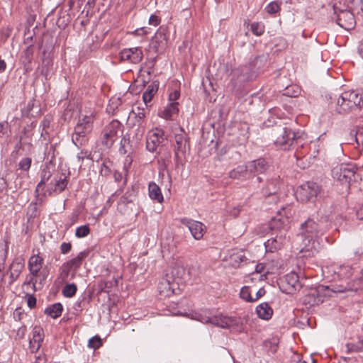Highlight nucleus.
I'll list each match as a JSON object with an SVG mask.
<instances>
[{
  "label": "nucleus",
  "mask_w": 363,
  "mask_h": 363,
  "mask_svg": "<svg viewBox=\"0 0 363 363\" xmlns=\"http://www.w3.org/2000/svg\"><path fill=\"white\" fill-rule=\"evenodd\" d=\"M147 108L148 107H146L145 108H140V107H137L136 110H133V113H135V116H136V118H138V123H142L143 124V119L145 118V116H146V113H147Z\"/></svg>",
  "instance_id": "39"
},
{
  "label": "nucleus",
  "mask_w": 363,
  "mask_h": 363,
  "mask_svg": "<svg viewBox=\"0 0 363 363\" xmlns=\"http://www.w3.org/2000/svg\"><path fill=\"white\" fill-rule=\"evenodd\" d=\"M160 18L157 15L152 14L150 16L149 24L157 26L160 23Z\"/></svg>",
  "instance_id": "45"
},
{
  "label": "nucleus",
  "mask_w": 363,
  "mask_h": 363,
  "mask_svg": "<svg viewBox=\"0 0 363 363\" xmlns=\"http://www.w3.org/2000/svg\"><path fill=\"white\" fill-rule=\"evenodd\" d=\"M44 339L43 329L38 325H35L32 332L29 341V348L32 352H36L39 350Z\"/></svg>",
  "instance_id": "15"
},
{
  "label": "nucleus",
  "mask_w": 363,
  "mask_h": 363,
  "mask_svg": "<svg viewBox=\"0 0 363 363\" xmlns=\"http://www.w3.org/2000/svg\"><path fill=\"white\" fill-rule=\"evenodd\" d=\"M62 309V305L60 303H56L47 308L45 313L52 318H57L61 315Z\"/></svg>",
  "instance_id": "30"
},
{
  "label": "nucleus",
  "mask_w": 363,
  "mask_h": 363,
  "mask_svg": "<svg viewBox=\"0 0 363 363\" xmlns=\"http://www.w3.org/2000/svg\"><path fill=\"white\" fill-rule=\"evenodd\" d=\"M300 237L302 238L301 252H318L323 243V231L314 220L308 218L301 224Z\"/></svg>",
  "instance_id": "2"
},
{
  "label": "nucleus",
  "mask_w": 363,
  "mask_h": 363,
  "mask_svg": "<svg viewBox=\"0 0 363 363\" xmlns=\"http://www.w3.org/2000/svg\"><path fill=\"white\" fill-rule=\"evenodd\" d=\"M265 9L268 13L274 14L280 10V5L277 1H272L266 6Z\"/></svg>",
  "instance_id": "42"
},
{
  "label": "nucleus",
  "mask_w": 363,
  "mask_h": 363,
  "mask_svg": "<svg viewBox=\"0 0 363 363\" xmlns=\"http://www.w3.org/2000/svg\"><path fill=\"white\" fill-rule=\"evenodd\" d=\"M166 43L167 36L165 28L160 27L152 38L150 43V48L154 51V52H157L160 49L164 48Z\"/></svg>",
  "instance_id": "17"
},
{
  "label": "nucleus",
  "mask_w": 363,
  "mask_h": 363,
  "mask_svg": "<svg viewBox=\"0 0 363 363\" xmlns=\"http://www.w3.org/2000/svg\"><path fill=\"white\" fill-rule=\"evenodd\" d=\"M148 194L151 199L158 203H162L164 201V197L160 186L153 182H150L148 184Z\"/></svg>",
  "instance_id": "26"
},
{
  "label": "nucleus",
  "mask_w": 363,
  "mask_h": 363,
  "mask_svg": "<svg viewBox=\"0 0 363 363\" xmlns=\"http://www.w3.org/2000/svg\"><path fill=\"white\" fill-rule=\"evenodd\" d=\"M320 188L315 182H307L301 185L296 191V196L301 202H307L319 194Z\"/></svg>",
  "instance_id": "6"
},
{
  "label": "nucleus",
  "mask_w": 363,
  "mask_h": 363,
  "mask_svg": "<svg viewBox=\"0 0 363 363\" xmlns=\"http://www.w3.org/2000/svg\"><path fill=\"white\" fill-rule=\"evenodd\" d=\"M164 131L155 128L150 131L146 139V148L150 152H154L163 140Z\"/></svg>",
  "instance_id": "11"
},
{
  "label": "nucleus",
  "mask_w": 363,
  "mask_h": 363,
  "mask_svg": "<svg viewBox=\"0 0 363 363\" xmlns=\"http://www.w3.org/2000/svg\"><path fill=\"white\" fill-rule=\"evenodd\" d=\"M88 346L93 349H98L101 346V338L98 336L93 337L89 339Z\"/></svg>",
  "instance_id": "43"
},
{
  "label": "nucleus",
  "mask_w": 363,
  "mask_h": 363,
  "mask_svg": "<svg viewBox=\"0 0 363 363\" xmlns=\"http://www.w3.org/2000/svg\"><path fill=\"white\" fill-rule=\"evenodd\" d=\"M8 245L7 244H0V248H1L2 253L0 254V265H3L6 257L7 251H8Z\"/></svg>",
  "instance_id": "44"
},
{
  "label": "nucleus",
  "mask_w": 363,
  "mask_h": 363,
  "mask_svg": "<svg viewBox=\"0 0 363 363\" xmlns=\"http://www.w3.org/2000/svg\"><path fill=\"white\" fill-rule=\"evenodd\" d=\"M289 223L290 220L288 216L283 217L280 213L272 220L270 226L272 229H279L281 231L286 233V229L289 228Z\"/></svg>",
  "instance_id": "24"
},
{
  "label": "nucleus",
  "mask_w": 363,
  "mask_h": 363,
  "mask_svg": "<svg viewBox=\"0 0 363 363\" xmlns=\"http://www.w3.org/2000/svg\"><path fill=\"white\" fill-rule=\"evenodd\" d=\"M72 245L69 242H62L60 246L61 252L66 254L71 250Z\"/></svg>",
  "instance_id": "48"
},
{
  "label": "nucleus",
  "mask_w": 363,
  "mask_h": 363,
  "mask_svg": "<svg viewBox=\"0 0 363 363\" xmlns=\"http://www.w3.org/2000/svg\"><path fill=\"white\" fill-rule=\"evenodd\" d=\"M264 269V267L262 264H257L255 268V273H252V275L255 276V275H258L259 274H261L262 272H263Z\"/></svg>",
  "instance_id": "56"
},
{
  "label": "nucleus",
  "mask_w": 363,
  "mask_h": 363,
  "mask_svg": "<svg viewBox=\"0 0 363 363\" xmlns=\"http://www.w3.org/2000/svg\"><path fill=\"white\" fill-rule=\"evenodd\" d=\"M357 216L359 219L363 220V204L357 210Z\"/></svg>",
  "instance_id": "59"
},
{
  "label": "nucleus",
  "mask_w": 363,
  "mask_h": 363,
  "mask_svg": "<svg viewBox=\"0 0 363 363\" xmlns=\"http://www.w3.org/2000/svg\"><path fill=\"white\" fill-rule=\"evenodd\" d=\"M120 57L122 61L137 64L142 60L143 54L139 48H125L121 51Z\"/></svg>",
  "instance_id": "12"
},
{
  "label": "nucleus",
  "mask_w": 363,
  "mask_h": 363,
  "mask_svg": "<svg viewBox=\"0 0 363 363\" xmlns=\"http://www.w3.org/2000/svg\"><path fill=\"white\" fill-rule=\"evenodd\" d=\"M249 172L248 165H239L236 168L232 169L228 175L229 177L233 179H242L246 177Z\"/></svg>",
  "instance_id": "28"
},
{
  "label": "nucleus",
  "mask_w": 363,
  "mask_h": 363,
  "mask_svg": "<svg viewBox=\"0 0 363 363\" xmlns=\"http://www.w3.org/2000/svg\"><path fill=\"white\" fill-rule=\"evenodd\" d=\"M257 316L262 320H269L273 315V309L268 303L264 302L256 307Z\"/></svg>",
  "instance_id": "25"
},
{
  "label": "nucleus",
  "mask_w": 363,
  "mask_h": 363,
  "mask_svg": "<svg viewBox=\"0 0 363 363\" xmlns=\"http://www.w3.org/2000/svg\"><path fill=\"white\" fill-rule=\"evenodd\" d=\"M79 219V213L74 212L69 217V225H74Z\"/></svg>",
  "instance_id": "53"
},
{
  "label": "nucleus",
  "mask_w": 363,
  "mask_h": 363,
  "mask_svg": "<svg viewBox=\"0 0 363 363\" xmlns=\"http://www.w3.org/2000/svg\"><path fill=\"white\" fill-rule=\"evenodd\" d=\"M337 24L345 30H351L354 28L356 21L354 14L347 10L340 11L337 13Z\"/></svg>",
  "instance_id": "16"
},
{
  "label": "nucleus",
  "mask_w": 363,
  "mask_h": 363,
  "mask_svg": "<svg viewBox=\"0 0 363 363\" xmlns=\"http://www.w3.org/2000/svg\"><path fill=\"white\" fill-rule=\"evenodd\" d=\"M181 223L187 227L195 240H201L206 233V226L199 221L183 218Z\"/></svg>",
  "instance_id": "10"
},
{
  "label": "nucleus",
  "mask_w": 363,
  "mask_h": 363,
  "mask_svg": "<svg viewBox=\"0 0 363 363\" xmlns=\"http://www.w3.org/2000/svg\"><path fill=\"white\" fill-rule=\"evenodd\" d=\"M100 172L101 174L106 175L109 173L110 170L105 164H103Z\"/></svg>",
  "instance_id": "58"
},
{
  "label": "nucleus",
  "mask_w": 363,
  "mask_h": 363,
  "mask_svg": "<svg viewBox=\"0 0 363 363\" xmlns=\"http://www.w3.org/2000/svg\"><path fill=\"white\" fill-rule=\"evenodd\" d=\"M9 123L7 121L0 123V137L6 134Z\"/></svg>",
  "instance_id": "50"
},
{
  "label": "nucleus",
  "mask_w": 363,
  "mask_h": 363,
  "mask_svg": "<svg viewBox=\"0 0 363 363\" xmlns=\"http://www.w3.org/2000/svg\"><path fill=\"white\" fill-rule=\"evenodd\" d=\"M177 272V274H179L180 273H184V268L183 267H181V266H178L175 269H174Z\"/></svg>",
  "instance_id": "61"
},
{
  "label": "nucleus",
  "mask_w": 363,
  "mask_h": 363,
  "mask_svg": "<svg viewBox=\"0 0 363 363\" xmlns=\"http://www.w3.org/2000/svg\"><path fill=\"white\" fill-rule=\"evenodd\" d=\"M279 186L280 181L279 177L268 179L262 187L261 193L265 197L276 194L279 189Z\"/></svg>",
  "instance_id": "20"
},
{
  "label": "nucleus",
  "mask_w": 363,
  "mask_h": 363,
  "mask_svg": "<svg viewBox=\"0 0 363 363\" xmlns=\"http://www.w3.org/2000/svg\"><path fill=\"white\" fill-rule=\"evenodd\" d=\"M240 297L247 302H254L253 296H251V292L249 286L242 287L240 292Z\"/></svg>",
  "instance_id": "38"
},
{
  "label": "nucleus",
  "mask_w": 363,
  "mask_h": 363,
  "mask_svg": "<svg viewBox=\"0 0 363 363\" xmlns=\"http://www.w3.org/2000/svg\"><path fill=\"white\" fill-rule=\"evenodd\" d=\"M145 131V125L142 124V123H138V127L135 130V136L133 137V138L135 139L136 143H138L141 140Z\"/></svg>",
  "instance_id": "41"
},
{
  "label": "nucleus",
  "mask_w": 363,
  "mask_h": 363,
  "mask_svg": "<svg viewBox=\"0 0 363 363\" xmlns=\"http://www.w3.org/2000/svg\"><path fill=\"white\" fill-rule=\"evenodd\" d=\"M224 259L228 262V264L233 268L241 267L242 263L247 260L244 251L240 250L232 249L228 251V255Z\"/></svg>",
  "instance_id": "13"
},
{
  "label": "nucleus",
  "mask_w": 363,
  "mask_h": 363,
  "mask_svg": "<svg viewBox=\"0 0 363 363\" xmlns=\"http://www.w3.org/2000/svg\"><path fill=\"white\" fill-rule=\"evenodd\" d=\"M43 263L44 259L39 255H33L29 258L28 268L33 276L30 282H32L33 284L36 282V277H38Z\"/></svg>",
  "instance_id": "14"
},
{
  "label": "nucleus",
  "mask_w": 363,
  "mask_h": 363,
  "mask_svg": "<svg viewBox=\"0 0 363 363\" xmlns=\"http://www.w3.org/2000/svg\"><path fill=\"white\" fill-rule=\"evenodd\" d=\"M52 177V174L49 169V168H45L43 169L42 172H41V179L40 181V182L38 184L37 186H36V189H35V192L39 194L40 193L43 192V190H44V185L45 184L46 182H48L50 179Z\"/></svg>",
  "instance_id": "29"
},
{
  "label": "nucleus",
  "mask_w": 363,
  "mask_h": 363,
  "mask_svg": "<svg viewBox=\"0 0 363 363\" xmlns=\"http://www.w3.org/2000/svg\"><path fill=\"white\" fill-rule=\"evenodd\" d=\"M157 91V86L155 85L150 84L147 86L146 91L143 94V99L146 107L149 106L148 104L152 101Z\"/></svg>",
  "instance_id": "31"
},
{
  "label": "nucleus",
  "mask_w": 363,
  "mask_h": 363,
  "mask_svg": "<svg viewBox=\"0 0 363 363\" xmlns=\"http://www.w3.org/2000/svg\"><path fill=\"white\" fill-rule=\"evenodd\" d=\"M363 104L362 96L356 91L350 90L343 92L337 101L336 110L339 113H347Z\"/></svg>",
  "instance_id": "4"
},
{
  "label": "nucleus",
  "mask_w": 363,
  "mask_h": 363,
  "mask_svg": "<svg viewBox=\"0 0 363 363\" xmlns=\"http://www.w3.org/2000/svg\"><path fill=\"white\" fill-rule=\"evenodd\" d=\"M32 160L29 157H24L18 163L19 169L27 172L30 169L31 166Z\"/></svg>",
  "instance_id": "40"
},
{
  "label": "nucleus",
  "mask_w": 363,
  "mask_h": 363,
  "mask_svg": "<svg viewBox=\"0 0 363 363\" xmlns=\"http://www.w3.org/2000/svg\"><path fill=\"white\" fill-rule=\"evenodd\" d=\"M114 177H115L116 181H117V182H119L122 177L121 174L119 173H115Z\"/></svg>",
  "instance_id": "63"
},
{
  "label": "nucleus",
  "mask_w": 363,
  "mask_h": 363,
  "mask_svg": "<svg viewBox=\"0 0 363 363\" xmlns=\"http://www.w3.org/2000/svg\"><path fill=\"white\" fill-rule=\"evenodd\" d=\"M356 168L353 164L342 163L332 169V177L342 184H349L354 176Z\"/></svg>",
  "instance_id": "5"
},
{
  "label": "nucleus",
  "mask_w": 363,
  "mask_h": 363,
  "mask_svg": "<svg viewBox=\"0 0 363 363\" xmlns=\"http://www.w3.org/2000/svg\"><path fill=\"white\" fill-rule=\"evenodd\" d=\"M27 303L29 308H34L36 305V298L33 296H29L27 299Z\"/></svg>",
  "instance_id": "51"
},
{
  "label": "nucleus",
  "mask_w": 363,
  "mask_h": 363,
  "mask_svg": "<svg viewBox=\"0 0 363 363\" xmlns=\"http://www.w3.org/2000/svg\"><path fill=\"white\" fill-rule=\"evenodd\" d=\"M272 136L277 147L284 150L296 149L294 157L297 160L307 153V151H302L304 149L303 140L296 137L295 133L290 128L277 126L273 129Z\"/></svg>",
  "instance_id": "1"
},
{
  "label": "nucleus",
  "mask_w": 363,
  "mask_h": 363,
  "mask_svg": "<svg viewBox=\"0 0 363 363\" xmlns=\"http://www.w3.org/2000/svg\"><path fill=\"white\" fill-rule=\"evenodd\" d=\"M46 358L45 355L43 354H39L38 356L35 357V359L32 363H45Z\"/></svg>",
  "instance_id": "55"
},
{
  "label": "nucleus",
  "mask_w": 363,
  "mask_h": 363,
  "mask_svg": "<svg viewBox=\"0 0 363 363\" xmlns=\"http://www.w3.org/2000/svg\"><path fill=\"white\" fill-rule=\"evenodd\" d=\"M86 255L87 254L85 252H82L79 253V255L76 257L73 258L72 259H71L69 261L68 264L71 267H74V268L79 267V266L82 264V260L86 257Z\"/></svg>",
  "instance_id": "35"
},
{
  "label": "nucleus",
  "mask_w": 363,
  "mask_h": 363,
  "mask_svg": "<svg viewBox=\"0 0 363 363\" xmlns=\"http://www.w3.org/2000/svg\"><path fill=\"white\" fill-rule=\"evenodd\" d=\"M111 283L106 281H101L98 284L99 289L101 292L105 291L106 288H110Z\"/></svg>",
  "instance_id": "47"
},
{
  "label": "nucleus",
  "mask_w": 363,
  "mask_h": 363,
  "mask_svg": "<svg viewBox=\"0 0 363 363\" xmlns=\"http://www.w3.org/2000/svg\"><path fill=\"white\" fill-rule=\"evenodd\" d=\"M67 276H68V271L64 269L62 271V272L61 273V277H62V279L65 280V279L67 278Z\"/></svg>",
  "instance_id": "62"
},
{
  "label": "nucleus",
  "mask_w": 363,
  "mask_h": 363,
  "mask_svg": "<svg viewBox=\"0 0 363 363\" xmlns=\"http://www.w3.org/2000/svg\"><path fill=\"white\" fill-rule=\"evenodd\" d=\"M174 139V150L175 160L177 161H182L185 158L186 152L189 150V144L184 133L176 134Z\"/></svg>",
  "instance_id": "7"
},
{
  "label": "nucleus",
  "mask_w": 363,
  "mask_h": 363,
  "mask_svg": "<svg viewBox=\"0 0 363 363\" xmlns=\"http://www.w3.org/2000/svg\"><path fill=\"white\" fill-rule=\"evenodd\" d=\"M121 126L118 120H113L104 130L102 143L107 147H111L117 138V133Z\"/></svg>",
  "instance_id": "9"
},
{
  "label": "nucleus",
  "mask_w": 363,
  "mask_h": 363,
  "mask_svg": "<svg viewBox=\"0 0 363 363\" xmlns=\"http://www.w3.org/2000/svg\"><path fill=\"white\" fill-rule=\"evenodd\" d=\"M50 120L48 118H45L41 123V125L43 126V130H45L47 128H48L50 127Z\"/></svg>",
  "instance_id": "57"
},
{
  "label": "nucleus",
  "mask_w": 363,
  "mask_h": 363,
  "mask_svg": "<svg viewBox=\"0 0 363 363\" xmlns=\"http://www.w3.org/2000/svg\"><path fill=\"white\" fill-rule=\"evenodd\" d=\"M301 287L297 274L291 272L280 279V288L286 294H293Z\"/></svg>",
  "instance_id": "8"
},
{
  "label": "nucleus",
  "mask_w": 363,
  "mask_h": 363,
  "mask_svg": "<svg viewBox=\"0 0 363 363\" xmlns=\"http://www.w3.org/2000/svg\"><path fill=\"white\" fill-rule=\"evenodd\" d=\"M179 111V103L172 102L160 111L158 115L165 120H174L178 116Z\"/></svg>",
  "instance_id": "21"
},
{
  "label": "nucleus",
  "mask_w": 363,
  "mask_h": 363,
  "mask_svg": "<svg viewBox=\"0 0 363 363\" xmlns=\"http://www.w3.org/2000/svg\"><path fill=\"white\" fill-rule=\"evenodd\" d=\"M199 320H200L202 323H212L216 325H220L221 328H228L232 324V320L230 318H224L223 320H221V323L219 324L218 322L213 321L211 318L207 317V318H197Z\"/></svg>",
  "instance_id": "32"
},
{
  "label": "nucleus",
  "mask_w": 363,
  "mask_h": 363,
  "mask_svg": "<svg viewBox=\"0 0 363 363\" xmlns=\"http://www.w3.org/2000/svg\"><path fill=\"white\" fill-rule=\"evenodd\" d=\"M250 30L257 36H260L264 33V26L260 22H253L250 25Z\"/></svg>",
  "instance_id": "34"
},
{
  "label": "nucleus",
  "mask_w": 363,
  "mask_h": 363,
  "mask_svg": "<svg viewBox=\"0 0 363 363\" xmlns=\"http://www.w3.org/2000/svg\"><path fill=\"white\" fill-rule=\"evenodd\" d=\"M346 348L348 352H358L363 350V340H359L357 343H347Z\"/></svg>",
  "instance_id": "36"
},
{
  "label": "nucleus",
  "mask_w": 363,
  "mask_h": 363,
  "mask_svg": "<svg viewBox=\"0 0 363 363\" xmlns=\"http://www.w3.org/2000/svg\"><path fill=\"white\" fill-rule=\"evenodd\" d=\"M180 96V93L179 91H174L173 92H171L169 94V103H172V102H177V100L179 98Z\"/></svg>",
  "instance_id": "46"
},
{
  "label": "nucleus",
  "mask_w": 363,
  "mask_h": 363,
  "mask_svg": "<svg viewBox=\"0 0 363 363\" xmlns=\"http://www.w3.org/2000/svg\"><path fill=\"white\" fill-rule=\"evenodd\" d=\"M94 118L95 115L93 112L89 115H82L79 118L72 135V141L77 147L87 144L89 135L93 129Z\"/></svg>",
  "instance_id": "3"
},
{
  "label": "nucleus",
  "mask_w": 363,
  "mask_h": 363,
  "mask_svg": "<svg viewBox=\"0 0 363 363\" xmlns=\"http://www.w3.org/2000/svg\"><path fill=\"white\" fill-rule=\"evenodd\" d=\"M286 242V233L280 231L274 238H272L265 242L264 245L267 251L274 252L281 248Z\"/></svg>",
  "instance_id": "18"
},
{
  "label": "nucleus",
  "mask_w": 363,
  "mask_h": 363,
  "mask_svg": "<svg viewBox=\"0 0 363 363\" xmlns=\"http://www.w3.org/2000/svg\"><path fill=\"white\" fill-rule=\"evenodd\" d=\"M67 185V177L63 174L56 175L49 184L48 191L50 194L52 192L60 193L65 190Z\"/></svg>",
  "instance_id": "19"
},
{
  "label": "nucleus",
  "mask_w": 363,
  "mask_h": 363,
  "mask_svg": "<svg viewBox=\"0 0 363 363\" xmlns=\"http://www.w3.org/2000/svg\"><path fill=\"white\" fill-rule=\"evenodd\" d=\"M266 291L264 288H260L256 293L255 296H253L254 302L257 301L259 298L262 297L265 294Z\"/></svg>",
  "instance_id": "52"
},
{
  "label": "nucleus",
  "mask_w": 363,
  "mask_h": 363,
  "mask_svg": "<svg viewBox=\"0 0 363 363\" xmlns=\"http://www.w3.org/2000/svg\"><path fill=\"white\" fill-rule=\"evenodd\" d=\"M90 228L89 225H84L77 228L75 236L78 238L86 237L90 233Z\"/></svg>",
  "instance_id": "37"
},
{
  "label": "nucleus",
  "mask_w": 363,
  "mask_h": 363,
  "mask_svg": "<svg viewBox=\"0 0 363 363\" xmlns=\"http://www.w3.org/2000/svg\"><path fill=\"white\" fill-rule=\"evenodd\" d=\"M25 267V264L23 259H16L13 261L10 266V284H12L14 281H16L19 275L21 274L22 270Z\"/></svg>",
  "instance_id": "23"
},
{
  "label": "nucleus",
  "mask_w": 363,
  "mask_h": 363,
  "mask_svg": "<svg viewBox=\"0 0 363 363\" xmlns=\"http://www.w3.org/2000/svg\"><path fill=\"white\" fill-rule=\"evenodd\" d=\"M157 290L161 298L169 297L174 293V289L169 281L166 279H162L159 282Z\"/></svg>",
  "instance_id": "27"
},
{
  "label": "nucleus",
  "mask_w": 363,
  "mask_h": 363,
  "mask_svg": "<svg viewBox=\"0 0 363 363\" xmlns=\"http://www.w3.org/2000/svg\"><path fill=\"white\" fill-rule=\"evenodd\" d=\"M358 52L361 57L363 58V40L360 42L358 46Z\"/></svg>",
  "instance_id": "60"
},
{
  "label": "nucleus",
  "mask_w": 363,
  "mask_h": 363,
  "mask_svg": "<svg viewBox=\"0 0 363 363\" xmlns=\"http://www.w3.org/2000/svg\"><path fill=\"white\" fill-rule=\"evenodd\" d=\"M171 155L169 152H167L164 158H160L158 160V162L160 164L162 162V164L164 167H167L168 164L170 162Z\"/></svg>",
  "instance_id": "49"
},
{
  "label": "nucleus",
  "mask_w": 363,
  "mask_h": 363,
  "mask_svg": "<svg viewBox=\"0 0 363 363\" xmlns=\"http://www.w3.org/2000/svg\"><path fill=\"white\" fill-rule=\"evenodd\" d=\"M33 54V48L31 46L28 47L25 50V55L30 61Z\"/></svg>",
  "instance_id": "54"
},
{
  "label": "nucleus",
  "mask_w": 363,
  "mask_h": 363,
  "mask_svg": "<svg viewBox=\"0 0 363 363\" xmlns=\"http://www.w3.org/2000/svg\"><path fill=\"white\" fill-rule=\"evenodd\" d=\"M247 165L249 168V172L253 174L264 173L269 168L267 162L263 158L252 160L248 162Z\"/></svg>",
  "instance_id": "22"
},
{
  "label": "nucleus",
  "mask_w": 363,
  "mask_h": 363,
  "mask_svg": "<svg viewBox=\"0 0 363 363\" xmlns=\"http://www.w3.org/2000/svg\"><path fill=\"white\" fill-rule=\"evenodd\" d=\"M77 287L75 284H67L62 289V295L66 298L74 296L77 292Z\"/></svg>",
  "instance_id": "33"
},
{
  "label": "nucleus",
  "mask_w": 363,
  "mask_h": 363,
  "mask_svg": "<svg viewBox=\"0 0 363 363\" xmlns=\"http://www.w3.org/2000/svg\"><path fill=\"white\" fill-rule=\"evenodd\" d=\"M174 315L186 316V313H184V312H181V311H178L177 312H174Z\"/></svg>",
  "instance_id": "64"
}]
</instances>
